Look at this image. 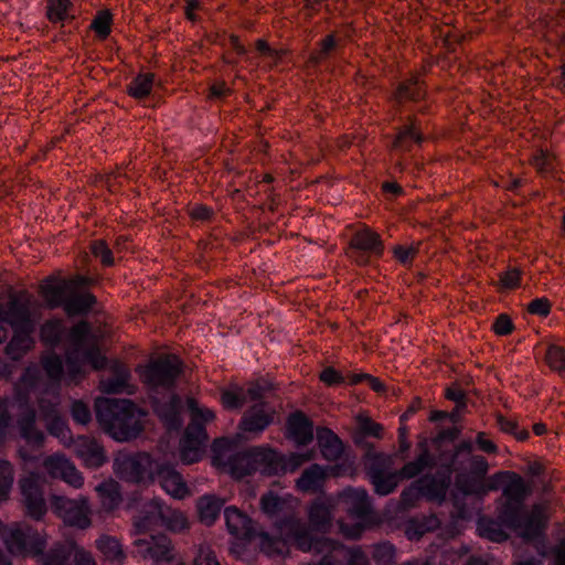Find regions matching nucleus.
<instances>
[{
    "label": "nucleus",
    "mask_w": 565,
    "mask_h": 565,
    "mask_svg": "<svg viewBox=\"0 0 565 565\" xmlns=\"http://www.w3.org/2000/svg\"><path fill=\"white\" fill-rule=\"evenodd\" d=\"M396 550L393 544L382 542L373 546L372 557L377 565H392L395 563Z\"/></svg>",
    "instance_id": "nucleus-51"
},
{
    "label": "nucleus",
    "mask_w": 565,
    "mask_h": 565,
    "mask_svg": "<svg viewBox=\"0 0 565 565\" xmlns=\"http://www.w3.org/2000/svg\"><path fill=\"white\" fill-rule=\"evenodd\" d=\"M258 540L259 550L269 557L285 556L294 544L305 553L315 554L313 545L318 537H313L308 525L299 519L289 518L275 526L274 533L259 532L254 535Z\"/></svg>",
    "instance_id": "nucleus-4"
},
{
    "label": "nucleus",
    "mask_w": 565,
    "mask_h": 565,
    "mask_svg": "<svg viewBox=\"0 0 565 565\" xmlns=\"http://www.w3.org/2000/svg\"><path fill=\"white\" fill-rule=\"evenodd\" d=\"M92 253L95 257L99 258L104 265L110 266L114 264L113 252L105 241H95L92 245Z\"/></svg>",
    "instance_id": "nucleus-63"
},
{
    "label": "nucleus",
    "mask_w": 565,
    "mask_h": 565,
    "mask_svg": "<svg viewBox=\"0 0 565 565\" xmlns=\"http://www.w3.org/2000/svg\"><path fill=\"white\" fill-rule=\"evenodd\" d=\"M548 366L565 379V349L556 343H544L537 348Z\"/></svg>",
    "instance_id": "nucleus-36"
},
{
    "label": "nucleus",
    "mask_w": 565,
    "mask_h": 565,
    "mask_svg": "<svg viewBox=\"0 0 565 565\" xmlns=\"http://www.w3.org/2000/svg\"><path fill=\"white\" fill-rule=\"evenodd\" d=\"M71 462L72 460L64 454L56 452L44 459L43 467L52 478L61 479L62 476L67 472L66 467L70 466Z\"/></svg>",
    "instance_id": "nucleus-47"
},
{
    "label": "nucleus",
    "mask_w": 565,
    "mask_h": 565,
    "mask_svg": "<svg viewBox=\"0 0 565 565\" xmlns=\"http://www.w3.org/2000/svg\"><path fill=\"white\" fill-rule=\"evenodd\" d=\"M552 308L551 301L546 297L535 298L527 306V312L537 317L545 318L550 315Z\"/></svg>",
    "instance_id": "nucleus-62"
},
{
    "label": "nucleus",
    "mask_w": 565,
    "mask_h": 565,
    "mask_svg": "<svg viewBox=\"0 0 565 565\" xmlns=\"http://www.w3.org/2000/svg\"><path fill=\"white\" fill-rule=\"evenodd\" d=\"M312 459V452H305V454H297L291 452L288 456H284L275 450H273V458L270 459V462H273V466H277V469L275 472H273V476H279L282 473H286L288 471L294 472L296 471L302 463L306 461H309Z\"/></svg>",
    "instance_id": "nucleus-33"
},
{
    "label": "nucleus",
    "mask_w": 565,
    "mask_h": 565,
    "mask_svg": "<svg viewBox=\"0 0 565 565\" xmlns=\"http://www.w3.org/2000/svg\"><path fill=\"white\" fill-rule=\"evenodd\" d=\"M412 140L418 143L422 142L423 140L422 134L417 130V128L414 125L406 126L397 134L393 142V148L406 151L409 149V142Z\"/></svg>",
    "instance_id": "nucleus-50"
},
{
    "label": "nucleus",
    "mask_w": 565,
    "mask_h": 565,
    "mask_svg": "<svg viewBox=\"0 0 565 565\" xmlns=\"http://www.w3.org/2000/svg\"><path fill=\"white\" fill-rule=\"evenodd\" d=\"M182 372V363L175 355H163L150 362L140 373L142 381L153 391L174 386Z\"/></svg>",
    "instance_id": "nucleus-11"
},
{
    "label": "nucleus",
    "mask_w": 565,
    "mask_h": 565,
    "mask_svg": "<svg viewBox=\"0 0 565 565\" xmlns=\"http://www.w3.org/2000/svg\"><path fill=\"white\" fill-rule=\"evenodd\" d=\"M521 270L516 267L508 266L507 270L497 275V288L502 287L503 289H514L520 286L521 282Z\"/></svg>",
    "instance_id": "nucleus-55"
},
{
    "label": "nucleus",
    "mask_w": 565,
    "mask_h": 565,
    "mask_svg": "<svg viewBox=\"0 0 565 565\" xmlns=\"http://www.w3.org/2000/svg\"><path fill=\"white\" fill-rule=\"evenodd\" d=\"M2 539L10 554L36 557L47 546V534L26 523H14L2 531Z\"/></svg>",
    "instance_id": "nucleus-7"
},
{
    "label": "nucleus",
    "mask_w": 565,
    "mask_h": 565,
    "mask_svg": "<svg viewBox=\"0 0 565 565\" xmlns=\"http://www.w3.org/2000/svg\"><path fill=\"white\" fill-rule=\"evenodd\" d=\"M47 431L56 437L65 447H71L75 439L66 422L58 415L45 422Z\"/></svg>",
    "instance_id": "nucleus-45"
},
{
    "label": "nucleus",
    "mask_w": 565,
    "mask_h": 565,
    "mask_svg": "<svg viewBox=\"0 0 565 565\" xmlns=\"http://www.w3.org/2000/svg\"><path fill=\"white\" fill-rule=\"evenodd\" d=\"M504 483V498L500 508L497 507V525L500 523L524 542H535L544 548L548 516L545 509L539 504H526L532 489L516 472L497 471V490Z\"/></svg>",
    "instance_id": "nucleus-1"
},
{
    "label": "nucleus",
    "mask_w": 565,
    "mask_h": 565,
    "mask_svg": "<svg viewBox=\"0 0 565 565\" xmlns=\"http://www.w3.org/2000/svg\"><path fill=\"white\" fill-rule=\"evenodd\" d=\"M162 508L163 501L159 498H153L146 502L139 515L135 518V533H146L152 527L160 525Z\"/></svg>",
    "instance_id": "nucleus-22"
},
{
    "label": "nucleus",
    "mask_w": 565,
    "mask_h": 565,
    "mask_svg": "<svg viewBox=\"0 0 565 565\" xmlns=\"http://www.w3.org/2000/svg\"><path fill=\"white\" fill-rule=\"evenodd\" d=\"M339 41L334 34L327 35L323 40L318 43V50L312 52L310 55V62L313 64H320L327 58L331 57L338 50Z\"/></svg>",
    "instance_id": "nucleus-48"
},
{
    "label": "nucleus",
    "mask_w": 565,
    "mask_h": 565,
    "mask_svg": "<svg viewBox=\"0 0 565 565\" xmlns=\"http://www.w3.org/2000/svg\"><path fill=\"white\" fill-rule=\"evenodd\" d=\"M225 523L228 532L238 539H254L256 534L252 520L235 507L224 510Z\"/></svg>",
    "instance_id": "nucleus-23"
},
{
    "label": "nucleus",
    "mask_w": 565,
    "mask_h": 565,
    "mask_svg": "<svg viewBox=\"0 0 565 565\" xmlns=\"http://www.w3.org/2000/svg\"><path fill=\"white\" fill-rule=\"evenodd\" d=\"M363 461L369 477L392 471L393 456L376 451L372 444L364 449Z\"/></svg>",
    "instance_id": "nucleus-29"
},
{
    "label": "nucleus",
    "mask_w": 565,
    "mask_h": 565,
    "mask_svg": "<svg viewBox=\"0 0 565 565\" xmlns=\"http://www.w3.org/2000/svg\"><path fill=\"white\" fill-rule=\"evenodd\" d=\"M95 302L96 298L90 292H70L63 309L70 317L85 315Z\"/></svg>",
    "instance_id": "nucleus-37"
},
{
    "label": "nucleus",
    "mask_w": 565,
    "mask_h": 565,
    "mask_svg": "<svg viewBox=\"0 0 565 565\" xmlns=\"http://www.w3.org/2000/svg\"><path fill=\"white\" fill-rule=\"evenodd\" d=\"M71 447L87 469H99L108 461L104 446L94 437L79 435L72 441Z\"/></svg>",
    "instance_id": "nucleus-15"
},
{
    "label": "nucleus",
    "mask_w": 565,
    "mask_h": 565,
    "mask_svg": "<svg viewBox=\"0 0 565 565\" xmlns=\"http://www.w3.org/2000/svg\"><path fill=\"white\" fill-rule=\"evenodd\" d=\"M333 512L334 502L332 499H316L308 509V520L310 526L319 532H328L332 524Z\"/></svg>",
    "instance_id": "nucleus-20"
},
{
    "label": "nucleus",
    "mask_w": 565,
    "mask_h": 565,
    "mask_svg": "<svg viewBox=\"0 0 565 565\" xmlns=\"http://www.w3.org/2000/svg\"><path fill=\"white\" fill-rule=\"evenodd\" d=\"M25 514L40 521L47 511L40 477L31 473L19 481Z\"/></svg>",
    "instance_id": "nucleus-14"
},
{
    "label": "nucleus",
    "mask_w": 565,
    "mask_h": 565,
    "mask_svg": "<svg viewBox=\"0 0 565 565\" xmlns=\"http://www.w3.org/2000/svg\"><path fill=\"white\" fill-rule=\"evenodd\" d=\"M288 436L297 445H308L313 439L312 423L301 413L296 412L287 420Z\"/></svg>",
    "instance_id": "nucleus-25"
},
{
    "label": "nucleus",
    "mask_w": 565,
    "mask_h": 565,
    "mask_svg": "<svg viewBox=\"0 0 565 565\" xmlns=\"http://www.w3.org/2000/svg\"><path fill=\"white\" fill-rule=\"evenodd\" d=\"M66 333V327L62 319L46 320L40 328L41 341L51 348L57 347Z\"/></svg>",
    "instance_id": "nucleus-38"
},
{
    "label": "nucleus",
    "mask_w": 565,
    "mask_h": 565,
    "mask_svg": "<svg viewBox=\"0 0 565 565\" xmlns=\"http://www.w3.org/2000/svg\"><path fill=\"white\" fill-rule=\"evenodd\" d=\"M282 500L271 492H268L260 498V508L263 512L268 515H276L282 508Z\"/></svg>",
    "instance_id": "nucleus-60"
},
{
    "label": "nucleus",
    "mask_w": 565,
    "mask_h": 565,
    "mask_svg": "<svg viewBox=\"0 0 565 565\" xmlns=\"http://www.w3.org/2000/svg\"><path fill=\"white\" fill-rule=\"evenodd\" d=\"M72 562L74 565H97V562L92 552L78 545L75 541Z\"/></svg>",
    "instance_id": "nucleus-64"
},
{
    "label": "nucleus",
    "mask_w": 565,
    "mask_h": 565,
    "mask_svg": "<svg viewBox=\"0 0 565 565\" xmlns=\"http://www.w3.org/2000/svg\"><path fill=\"white\" fill-rule=\"evenodd\" d=\"M129 377V371L122 365L117 364L114 370V375L100 381V390L107 394L122 393L128 387Z\"/></svg>",
    "instance_id": "nucleus-41"
},
{
    "label": "nucleus",
    "mask_w": 565,
    "mask_h": 565,
    "mask_svg": "<svg viewBox=\"0 0 565 565\" xmlns=\"http://www.w3.org/2000/svg\"><path fill=\"white\" fill-rule=\"evenodd\" d=\"M358 428L354 434V443L355 445L362 447L363 449L367 448L369 441H366V437H374L376 439H382L384 427L383 425L374 422L371 417L360 414L356 416Z\"/></svg>",
    "instance_id": "nucleus-32"
},
{
    "label": "nucleus",
    "mask_w": 565,
    "mask_h": 565,
    "mask_svg": "<svg viewBox=\"0 0 565 565\" xmlns=\"http://www.w3.org/2000/svg\"><path fill=\"white\" fill-rule=\"evenodd\" d=\"M2 321L10 324L12 329L34 327L29 300L12 296L3 308Z\"/></svg>",
    "instance_id": "nucleus-19"
},
{
    "label": "nucleus",
    "mask_w": 565,
    "mask_h": 565,
    "mask_svg": "<svg viewBox=\"0 0 565 565\" xmlns=\"http://www.w3.org/2000/svg\"><path fill=\"white\" fill-rule=\"evenodd\" d=\"M399 478V471H388L382 475L370 477V480L374 487V491L377 494L387 495L396 489Z\"/></svg>",
    "instance_id": "nucleus-43"
},
{
    "label": "nucleus",
    "mask_w": 565,
    "mask_h": 565,
    "mask_svg": "<svg viewBox=\"0 0 565 565\" xmlns=\"http://www.w3.org/2000/svg\"><path fill=\"white\" fill-rule=\"evenodd\" d=\"M317 443L322 457L328 461L338 460L343 454L341 439L327 427L317 429Z\"/></svg>",
    "instance_id": "nucleus-26"
},
{
    "label": "nucleus",
    "mask_w": 565,
    "mask_h": 565,
    "mask_svg": "<svg viewBox=\"0 0 565 565\" xmlns=\"http://www.w3.org/2000/svg\"><path fill=\"white\" fill-rule=\"evenodd\" d=\"M154 75L151 73L139 74L128 85L127 92L135 98L148 96L152 89Z\"/></svg>",
    "instance_id": "nucleus-46"
},
{
    "label": "nucleus",
    "mask_w": 565,
    "mask_h": 565,
    "mask_svg": "<svg viewBox=\"0 0 565 565\" xmlns=\"http://www.w3.org/2000/svg\"><path fill=\"white\" fill-rule=\"evenodd\" d=\"M532 544L537 554L542 557L552 556L554 561V565H565V540H563L558 545H551L548 539L546 537L544 548H540L539 544L535 542H527Z\"/></svg>",
    "instance_id": "nucleus-49"
},
{
    "label": "nucleus",
    "mask_w": 565,
    "mask_h": 565,
    "mask_svg": "<svg viewBox=\"0 0 565 565\" xmlns=\"http://www.w3.org/2000/svg\"><path fill=\"white\" fill-rule=\"evenodd\" d=\"M418 447L420 448L419 455L414 460L405 463L399 470L402 479H413L435 465V458L430 455L426 441H420Z\"/></svg>",
    "instance_id": "nucleus-31"
},
{
    "label": "nucleus",
    "mask_w": 565,
    "mask_h": 565,
    "mask_svg": "<svg viewBox=\"0 0 565 565\" xmlns=\"http://www.w3.org/2000/svg\"><path fill=\"white\" fill-rule=\"evenodd\" d=\"M95 412L103 429L118 441L134 439L142 430L140 412L129 399L99 397Z\"/></svg>",
    "instance_id": "nucleus-3"
},
{
    "label": "nucleus",
    "mask_w": 565,
    "mask_h": 565,
    "mask_svg": "<svg viewBox=\"0 0 565 565\" xmlns=\"http://www.w3.org/2000/svg\"><path fill=\"white\" fill-rule=\"evenodd\" d=\"M96 492L102 499L108 500L110 505L117 504L121 499L119 484L113 479L100 482L96 487Z\"/></svg>",
    "instance_id": "nucleus-53"
},
{
    "label": "nucleus",
    "mask_w": 565,
    "mask_h": 565,
    "mask_svg": "<svg viewBox=\"0 0 565 565\" xmlns=\"http://www.w3.org/2000/svg\"><path fill=\"white\" fill-rule=\"evenodd\" d=\"M151 480L157 481L173 499L182 500L190 495V489L182 475L170 463H156Z\"/></svg>",
    "instance_id": "nucleus-16"
},
{
    "label": "nucleus",
    "mask_w": 565,
    "mask_h": 565,
    "mask_svg": "<svg viewBox=\"0 0 565 565\" xmlns=\"http://www.w3.org/2000/svg\"><path fill=\"white\" fill-rule=\"evenodd\" d=\"M152 406L156 415L168 430H179L181 428L183 424L181 417L183 404L179 395L171 394L167 398L153 397Z\"/></svg>",
    "instance_id": "nucleus-17"
},
{
    "label": "nucleus",
    "mask_w": 565,
    "mask_h": 565,
    "mask_svg": "<svg viewBox=\"0 0 565 565\" xmlns=\"http://www.w3.org/2000/svg\"><path fill=\"white\" fill-rule=\"evenodd\" d=\"M74 541L55 543L46 554H42L40 565H71Z\"/></svg>",
    "instance_id": "nucleus-34"
},
{
    "label": "nucleus",
    "mask_w": 565,
    "mask_h": 565,
    "mask_svg": "<svg viewBox=\"0 0 565 565\" xmlns=\"http://www.w3.org/2000/svg\"><path fill=\"white\" fill-rule=\"evenodd\" d=\"M58 396L52 395L50 397L42 396L39 399V411L41 418L46 422L60 415L58 409Z\"/></svg>",
    "instance_id": "nucleus-57"
},
{
    "label": "nucleus",
    "mask_w": 565,
    "mask_h": 565,
    "mask_svg": "<svg viewBox=\"0 0 565 565\" xmlns=\"http://www.w3.org/2000/svg\"><path fill=\"white\" fill-rule=\"evenodd\" d=\"M324 479L326 470L320 465L313 463L302 471L296 484L300 491L316 492L321 489Z\"/></svg>",
    "instance_id": "nucleus-35"
},
{
    "label": "nucleus",
    "mask_w": 565,
    "mask_h": 565,
    "mask_svg": "<svg viewBox=\"0 0 565 565\" xmlns=\"http://www.w3.org/2000/svg\"><path fill=\"white\" fill-rule=\"evenodd\" d=\"M191 422L180 440V459L185 465L198 462L203 455L207 440L204 424L214 419V413L209 408L199 407L193 398L188 399Z\"/></svg>",
    "instance_id": "nucleus-6"
},
{
    "label": "nucleus",
    "mask_w": 565,
    "mask_h": 565,
    "mask_svg": "<svg viewBox=\"0 0 565 565\" xmlns=\"http://www.w3.org/2000/svg\"><path fill=\"white\" fill-rule=\"evenodd\" d=\"M273 422L271 412L266 409L264 403H257L245 412L239 423V428L247 433L259 434Z\"/></svg>",
    "instance_id": "nucleus-21"
},
{
    "label": "nucleus",
    "mask_w": 565,
    "mask_h": 565,
    "mask_svg": "<svg viewBox=\"0 0 565 565\" xmlns=\"http://www.w3.org/2000/svg\"><path fill=\"white\" fill-rule=\"evenodd\" d=\"M114 471L125 481L139 483L151 480L154 467L148 454L122 455L115 459Z\"/></svg>",
    "instance_id": "nucleus-13"
},
{
    "label": "nucleus",
    "mask_w": 565,
    "mask_h": 565,
    "mask_svg": "<svg viewBox=\"0 0 565 565\" xmlns=\"http://www.w3.org/2000/svg\"><path fill=\"white\" fill-rule=\"evenodd\" d=\"M51 508L67 526L86 530L92 525V509L88 499L84 495L75 499L52 495Z\"/></svg>",
    "instance_id": "nucleus-10"
},
{
    "label": "nucleus",
    "mask_w": 565,
    "mask_h": 565,
    "mask_svg": "<svg viewBox=\"0 0 565 565\" xmlns=\"http://www.w3.org/2000/svg\"><path fill=\"white\" fill-rule=\"evenodd\" d=\"M132 544L137 554L152 565H167L177 559V551L171 540L164 534L136 539Z\"/></svg>",
    "instance_id": "nucleus-12"
},
{
    "label": "nucleus",
    "mask_w": 565,
    "mask_h": 565,
    "mask_svg": "<svg viewBox=\"0 0 565 565\" xmlns=\"http://www.w3.org/2000/svg\"><path fill=\"white\" fill-rule=\"evenodd\" d=\"M497 429L514 437L519 441H524L530 437V433L525 427H521L518 420L511 416H504L497 412Z\"/></svg>",
    "instance_id": "nucleus-42"
},
{
    "label": "nucleus",
    "mask_w": 565,
    "mask_h": 565,
    "mask_svg": "<svg viewBox=\"0 0 565 565\" xmlns=\"http://www.w3.org/2000/svg\"><path fill=\"white\" fill-rule=\"evenodd\" d=\"M71 415L75 423L87 425L92 419L88 406L82 401H74L71 406Z\"/></svg>",
    "instance_id": "nucleus-61"
},
{
    "label": "nucleus",
    "mask_w": 565,
    "mask_h": 565,
    "mask_svg": "<svg viewBox=\"0 0 565 565\" xmlns=\"http://www.w3.org/2000/svg\"><path fill=\"white\" fill-rule=\"evenodd\" d=\"M70 0H47L46 17L51 22L63 21L66 18Z\"/></svg>",
    "instance_id": "nucleus-56"
},
{
    "label": "nucleus",
    "mask_w": 565,
    "mask_h": 565,
    "mask_svg": "<svg viewBox=\"0 0 565 565\" xmlns=\"http://www.w3.org/2000/svg\"><path fill=\"white\" fill-rule=\"evenodd\" d=\"M423 96L422 88L417 79H409L398 86L396 98L402 102L406 99H418Z\"/></svg>",
    "instance_id": "nucleus-58"
},
{
    "label": "nucleus",
    "mask_w": 565,
    "mask_h": 565,
    "mask_svg": "<svg viewBox=\"0 0 565 565\" xmlns=\"http://www.w3.org/2000/svg\"><path fill=\"white\" fill-rule=\"evenodd\" d=\"M42 365L46 375L54 382H58L63 375L62 359L51 352L42 358Z\"/></svg>",
    "instance_id": "nucleus-52"
},
{
    "label": "nucleus",
    "mask_w": 565,
    "mask_h": 565,
    "mask_svg": "<svg viewBox=\"0 0 565 565\" xmlns=\"http://www.w3.org/2000/svg\"><path fill=\"white\" fill-rule=\"evenodd\" d=\"M339 498L347 512L355 519H365L372 512L370 497L363 488H347L340 493Z\"/></svg>",
    "instance_id": "nucleus-18"
},
{
    "label": "nucleus",
    "mask_w": 565,
    "mask_h": 565,
    "mask_svg": "<svg viewBox=\"0 0 565 565\" xmlns=\"http://www.w3.org/2000/svg\"><path fill=\"white\" fill-rule=\"evenodd\" d=\"M111 14L108 11H99L93 20L90 28L100 39H106L110 33Z\"/></svg>",
    "instance_id": "nucleus-59"
},
{
    "label": "nucleus",
    "mask_w": 565,
    "mask_h": 565,
    "mask_svg": "<svg viewBox=\"0 0 565 565\" xmlns=\"http://www.w3.org/2000/svg\"><path fill=\"white\" fill-rule=\"evenodd\" d=\"M68 348L66 349V376L70 382L76 383L83 374L82 363H89L95 370L106 365V359L102 355L96 339L92 334L87 321H79L68 332Z\"/></svg>",
    "instance_id": "nucleus-5"
},
{
    "label": "nucleus",
    "mask_w": 565,
    "mask_h": 565,
    "mask_svg": "<svg viewBox=\"0 0 565 565\" xmlns=\"http://www.w3.org/2000/svg\"><path fill=\"white\" fill-rule=\"evenodd\" d=\"M95 546L106 562L113 565H124L126 554L119 540L115 536L103 534L95 541Z\"/></svg>",
    "instance_id": "nucleus-30"
},
{
    "label": "nucleus",
    "mask_w": 565,
    "mask_h": 565,
    "mask_svg": "<svg viewBox=\"0 0 565 565\" xmlns=\"http://www.w3.org/2000/svg\"><path fill=\"white\" fill-rule=\"evenodd\" d=\"M223 505L224 500L217 498L214 494H205L201 497L198 501V510L201 521L206 525L213 524L217 519Z\"/></svg>",
    "instance_id": "nucleus-39"
},
{
    "label": "nucleus",
    "mask_w": 565,
    "mask_h": 565,
    "mask_svg": "<svg viewBox=\"0 0 565 565\" xmlns=\"http://www.w3.org/2000/svg\"><path fill=\"white\" fill-rule=\"evenodd\" d=\"M35 417V411L30 406H25L20 413L17 424L23 439L29 444L40 446L44 441L45 437L43 431L36 427Z\"/></svg>",
    "instance_id": "nucleus-27"
},
{
    "label": "nucleus",
    "mask_w": 565,
    "mask_h": 565,
    "mask_svg": "<svg viewBox=\"0 0 565 565\" xmlns=\"http://www.w3.org/2000/svg\"><path fill=\"white\" fill-rule=\"evenodd\" d=\"M351 247L374 254L382 253L380 235L369 228L356 232L351 239Z\"/></svg>",
    "instance_id": "nucleus-40"
},
{
    "label": "nucleus",
    "mask_w": 565,
    "mask_h": 565,
    "mask_svg": "<svg viewBox=\"0 0 565 565\" xmlns=\"http://www.w3.org/2000/svg\"><path fill=\"white\" fill-rule=\"evenodd\" d=\"M160 525L172 532H181L188 527V520L181 511L171 509L163 503Z\"/></svg>",
    "instance_id": "nucleus-44"
},
{
    "label": "nucleus",
    "mask_w": 565,
    "mask_h": 565,
    "mask_svg": "<svg viewBox=\"0 0 565 565\" xmlns=\"http://www.w3.org/2000/svg\"><path fill=\"white\" fill-rule=\"evenodd\" d=\"M472 443H460L448 463H443L435 476L427 475L417 480L422 495L430 501L441 502L450 486L451 473L456 472L455 486L463 494L480 493L488 471V462L481 456H473Z\"/></svg>",
    "instance_id": "nucleus-2"
},
{
    "label": "nucleus",
    "mask_w": 565,
    "mask_h": 565,
    "mask_svg": "<svg viewBox=\"0 0 565 565\" xmlns=\"http://www.w3.org/2000/svg\"><path fill=\"white\" fill-rule=\"evenodd\" d=\"M34 327L13 329V337L6 347V353L14 361L20 360L33 348Z\"/></svg>",
    "instance_id": "nucleus-28"
},
{
    "label": "nucleus",
    "mask_w": 565,
    "mask_h": 565,
    "mask_svg": "<svg viewBox=\"0 0 565 565\" xmlns=\"http://www.w3.org/2000/svg\"><path fill=\"white\" fill-rule=\"evenodd\" d=\"M70 292L71 284L66 280L47 278L41 285V295L50 309L63 307Z\"/></svg>",
    "instance_id": "nucleus-24"
},
{
    "label": "nucleus",
    "mask_w": 565,
    "mask_h": 565,
    "mask_svg": "<svg viewBox=\"0 0 565 565\" xmlns=\"http://www.w3.org/2000/svg\"><path fill=\"white\" fill-rule=\"evenodd\" d=\"M317 562L307 565H370L369 557L361 546L348 547L329 537H318L313 545Z\"/></svg>",
    "instance_id": "nucleus-8"
},
{
    "label": "nucleus",
    "mask_w": 565,
    "mask_h": 565,
    "mask_svg": "<svg viewBox=\"0 0 565 565\" xmlns=\"http://www.w3.org/2000/svg\"><path fill=\"white\" fill-rule=\"evenodd\" d=\"M273 449L266 447H253L245 451H239L231 456L226 466L230 473L236 479L244 478L254 472L264 476H273L277 466H273Z\"/></svg>",
    "instance_id": "nucleus-9"
},
{
    "label": "nucleus",
    "mask_w": 565,
    "mask_h": 565,
    "mask_svg": "<svg viewBox=\"0 0 565 565\" xmlns=\"http://www.w3.org/2000/svg\"><path fill=\"white\" fill-rule=\"evenodd\" d=\"M13 483V468L7 460H0V501L9 495Z\"/></svg>",
    "instance_id": "nucleus-54"
}]
</instances>
